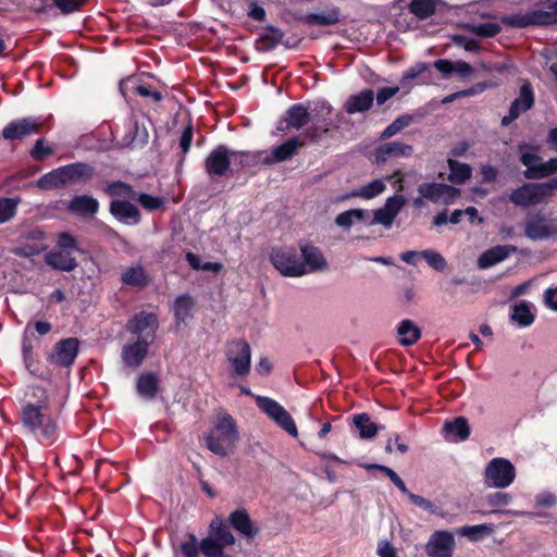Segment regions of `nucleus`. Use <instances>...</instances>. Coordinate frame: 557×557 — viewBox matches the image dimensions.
Wrapping results in <instances>:
<instances>
[{"label":"nucleus","instance_id":"obj_1","mask_svg":"<svg viewBox=\"0 0 557 557\" xmlns=\"http://www.w3.org/2000/svg\"><path fill=\"white\" fill-rule=\"evenodd\" d=\"M39 400L37 404L28 403L22 409V422L25 428L45 440L52 438L57 433L55 417L48 406V396L45 389L37 388Z\"/></svg>","mask_w":557,"mask_h":557},{"label":"nucleus","instance_id":"obj_2","mask_svg":"<svg viewBox=\"0 0 557 557\" xmlns=\"http://www.w3.org/2000/svg\"><path fill=\"white\" fill-rule=\"evenodd\" d=\"M238 440L236 422L227 412L216 414L211 430L205 437L208 449L221 457L230 455Z\"/></svg>","mask_w":557,"mask_h":557},{"label":"nucleus","instance_id":"obj_3","mask_svg":"<svg viewBox=\"0 0 557 557\" xmlns=\"http://www.w3.org/2000/svg\"><path fill=\"white\" fill-rule=\"evenodd\" d=\"M102 190L109 197L134 200L148 211L160 210L165 203L164 198L146 193H138L131 184L123 181H106Z\"/></svg>","mask_w":557,"mask_h":557},{"label":"nucleus","instance_id":"obj_4","mask_svg":"<svg viewBox=\"0 0 557 557\" xmlns=\"http://www.w3.org/2000/svg\"><path fill=\"white\" fill-rule=\"evenodd\" d=\"M301 252L304 262L292 260L281 262V275L301 276L310 272L327 269V261L318 246H302Z\"/></svg>","mask_w":557,"mask_h":557},{"label":"nucleus","instance_id":"obj_5","mask_svg":"<svg viewBox=\"0 0 557 557\" xmlns=\"http://www.w3.org/2000/svg\"><path fill=\"white\" fill-rule=\"evenodd\" d=\"M225 357L231 368L232 377H246L251 370V348L244 339L226 344Z\"/></svg>","mask_w":557,"mask_h":557},{"label":"nucleus","instance_id":"obj_6","mask_svg":"<svg viewBox=\"0 0 557 557\" xmlns=\"http://www.w3.org/2000/svg\"><path fill=\"white\" fill-rule=\"evenodd\" d=\"M516 478V468L505 458H493L485 467L484 482L494 488L508 487Z\"/></svg>","mask_w":557,"mask_h":557},{"label":"nucleus","instance_id":"obj_7","mask_svg":"<svg viewBox=\"0 0 557 557\" xmlns=\"http://www.w3.org/2000/svg\"><path fill=\"white\" fill-rule=\"evenodd\" d=\"M309 114L311 125L306 129V135L310 140L319 141L324 134L329 133L332 125V106L325 100L317 101L310 108Z\"/></svg>","mask_w":557,"mask_h":557},{"label":"nucleus","instance_id":"obj_8","mask_svg":"<svg viewBox=\"0 0 557 557\" xmlns=\"http://www.w3.org/2000/svg\"><path fill=\"white\" fill-rule=\"evenodd\" d=\"M548 181L544 183H524L513 189L509 195V200L515 206L527 208L542 203L549 198Z\"/></svg>","mask_w":557,"mask_h":557},{"label":"nucleus","instance_id":"obj_9","mask_svg":"<svg viewBox=\"0 0 557 557\" xmlns=\"http://www.w3.org/2000/svg\"><path fill=\"white\" fill-rule=\"evenodd\" d=\"M45 121L37 116H27L9 122L2 129L1 135L5 140H23L42 131Z\"/></svg>","mask_w":557,"mask_h":557},{"label":"nucleus","instance_id":"obj_10","mask_svg":"<svg viewBox=\"0 0 557 557\" xmlns=\"http://www.w3.org/2000/svg\"><path fill=\"white\" fill-rule=\"evenodd\" d=\"M504 23L516 28L548 26L557 23V13L556 11L537 9L525 13H517L506 16L504 18Z\"/></svg>","mask_w":557,"mask_h":557},{"label":"nucleus","instance_id":"obj_11","mask_svg":"<svg viewBox=\"0 0 557 557\" xmlns=\"http://www.w3.org/2000/svg\"><path fill=\"white\" fill-rule=\"evenodd\" d=\"M455 549V535L448 530L434 531L424 546L428 557H454Z\"/></svg>","mask_w":557,"mask_h":557},{"label":"nucleus","instance_id":"obj_12","mask_svg":"<svg viewBox=\"0 0 557 557\" xmlns=\"http://www.w3.org/2000/svg\"><path fill=\"white\" fill-rule=\"evenodd\" d=\"M233 161V151L225 145L215 147L205 159V171L210 178L226 175Z\"/></svg>","mask_w":557,"mask_h":557},{"label":"nucleus","instance_id":"obj_13","mask_svg":"<svg viewBox=\"0 0 557 557\" xmlns=\"http://www.w3.org/2000/svg\"><path fill=\"white\" fill-rule=\"evenodd\" d=\"M535 103L534 90L529 81H523L519 89L518 97L511 102L509 112L505 115L500 124L506 127L516 121L521 113L529 111Z\"/></svg>","mask_w":557,"mask_h":557},{"label":"nucleus","instance_id":"obj_14","mask_svg":"<svg viewBox=\"0 0 557 557\" xmlns=\"http://www.w3.org/2000/svg\"><path fill=\"white\" fill-rule=\"evenodd\" d=\"M418 193L433 203L442 200L445 205L455 202L460 196V190L457 187L445 183H422L418 186Z\"/></svg>","mask_w":557,"mask_h":557},{"label":"nucleus","instance_id":"obj_15","mask_svg":"<svg viewBox=\"0 0 557 557\" xmlns=\"http://www.w3.org/2000/svg\"><path fill=\"white\" fill-rule=\"evenodd\" d=\"M109 203L110 214L120 223L135 226L141 221L140 210L132 201L125 198L113 197Z\"/></svg>","mask_w":557,"mask_h":557},{"label":"nucleus","instance_id":"obj_16","mask_svg":"<svg viewBox=\"0 0 557 557\" xmlns=\"http://www.w3.org/2000/svg\"><path fill=\"white\" fill-rule=\"evenodd\" d=\"M159 327L158 317L152 312H140L128 321L127 330L140 339L153 343Z\"/></svg>","mask_w":557,"mask_h":557},{"label":"nucleus","instance_id":"obj_17","mask_svg":"<svg viewBox=\"0 0 557 557\" xmlns=\"http://www.w3.org/2000/svg\"><path fill=\"white\" fill-rule=\"evenodd\" d=\"M149 133L144 124L135 117L128 119L124 124V135L121 138V146L131 149L143 148L147 145Z\"/></svg>","mask_w":557,"mask_h":557},{"label":"nucleus","instance_id":"obj_18","mask_svg":"<svg viewBox=\"0 0 557 557\" xmlns=\"http://www.w3.org/2000/svg\"><path fill=\"white\" fill-rule=\"evenodd\" d=\"M78 352V341L76 338H66L60 341L53 352L49 356L51 364L69 367L71 366Z\"/></svg>","mask_w":557,"mask_h":557},{"label":"nucleus","instance_id":"obj_19","mask_svg":"<svg viewBox=\"0 0 557 557\" xmlns=\"http://www.w3.org/2000/svg\"><path fill=\"white\" fill-rule=\"evenodd\" d=\"M66 185L86 184L96 175L94 165L86 162H74L62 166Z\"/></svg>","mask_w":557,"mask_h":557},{"label":"nucleus","instance_id":"obj_20","mask_svg":"<svg viewBox=\"0 0 557 557\" xmlns=\"http://www.w3.org/2000/svg\"><path fill=\"white\" fill-rule=\"evenodd\" d=\"M413 153V147L400 141H389L376 147L374 159L377 165L384 164L388 159L410 157Z\"/></svg>","mask_w":557,"mask_h":557},{"label":"nucleus","instance_id":"obj_21","mask_svg":"<svg viewBox=\"0 0 557 557\" xmlns=\"http://www.w3.org/2000/svg\"><path fill=\"white\" fill-rule=\"evenodd\" d=\"M152 343L149 339L136 338L133 343L125 345L122 349V360L131 368H138L147 356L148 348Z\"/></svg>","mask_w":557,"mask_h":557},{"label":"nucleus","instance_id":"obj_22","mask_svg":"<svg viewBox=\"0 0 557 557\" xmlns=\"http://www.w3.org/2000/svg\"><path fill=\"white\" fill-rule=\"evenodd\" d=\"M72 246H59L58 250L49 252L46 256L47 263L57 270H73L76 267V261L69 249Z\"/></svg>","mask_w":557,"mask_h":557},{"label":"nucleus","instance_id":"obj_23","mask_svg":"<svg viewBox=\"0 0 557 557\" xmlns=\"http://www.w3.org/2000/svg\"><path fill=\"white\" fill-rule=\"evenodd\" d=\"M374 100V91L372 89H363L359 94L351 95L346 103L345 111L348 114L362 113L368 111Z\"/></svg>","mask_w":557,"mask_h":557},{"label":"nucleus","instance_id":"obj_24","mask_svg":"<svg viewBox=\"0 0 557 557\" xmlns=\"http://www.w3.org/2000/svg\"><path fill=\"white\" fill-rule=\"evenodd\" d=\"M195 300L189 294H183L175 298L172 311L177 324L186 323L193 317Z\"/></svg>","mask_w":557,"mask_h":557},{"label":"nucleus","instance_id":"obj_25","mask_svg":"<svg viewBox=\"0 0 557 557\" xmlns=\"http://www.w3.org/2000/svg\"><path fill=\"white\" fill-rule=\"evenodd\" d=\"M341 10L337 7L320 13H308L300 20L307 25L331 26L341 21Z\"/></svg>","mask_w":557,"mask_h":557},{"label":"nucleus","instance_id":"obj_26","mask_svg":"<svg viewBox=\"0 0 557 557\" xmlns=\"http://www.w3.org/2000/svg\"><path fill=\"white\" fill-rule=\"evenodd\" d=\"M284 120L288 127L301 129L309 123V110L302 103H295L287 109Z\"/></svg>","mask_w":557,"mask_h":557},{"label":"nucleus","instance_id":"obj_27","mask_svg":"<svg viewBox=\"0 0 557 557\" xmlns=\"http://www.w3.org/2000/svg\"><path fill=\"white\" fill-rule=\"evenodd\" d=\"M445 436L453 442H461L469 437L470 429L465 418L458 417L444 424Z\"/></svg>","mask_w":557,"mask_h":557},{"label":"nucleus","instance_id":"obj_28","mask_svg":"<svg viewBox=\"0 0 557 557\" xmlns=\"http://www.w3.org/2000/svg\"><path fill=\"white\" fill-rule=\"evenodd\" d=\"M314 143L315 141L310 140L309 136L306 135V129L299 135L287 139L281 144V162L289 160L299 151V149Z\"/></svg>","mask_w":557,"mask_h":557},{"label":"nucleus","instance_id":"obj_29","mask_svg":"<svg viewBox=\"0 0 557 557\" xmlns=\"http://www.w3.org/2000/svg\"><path fill=\"white\" fill-rule=\"evenodd\" d=\"M530 146L527 144H521L518 146V151L520 152V162L527 168L523 172V176L528 180H539V172H532L539 169V165L542 163V159L539 154L533 152L524 151L525 148Z\"/></svg>","mask_w":557,"mask_h":557},{"label":"nucleus","instance_id":"obj_30","mask_svg":"<svg viewBox=\"0 0 557 557\" xmlns=\"http://www.w3.org/2000/svg\"><path fill=\"white\" fill-rule=\"evenodd\" d=\"M70 210L81 215H94L99 210V202L88 195L75 196L70 202Z\"/></svg>","mask_w":557,"mask_h":557},{"label":"nucleus","instance_id":"obj_31","mask_svg":"<svg viewBox=\"0 0 557 557\" xmlns=\"http://www.w3.org/2000/svg\"><path fill=\"white\" fill-rule=\"evenodd\" d=\"M132 84V90L134 94L143 97L150 98L153 102H160L163 99L161 91L152 88L150 85L143 83L140 79L129 77L121 84V91L123 92L124 87Z\"/></svg>","mask_w":557,"mask_h":557},{"label":"nucleus","instance_id":"obj_32","mask_svg":"<svg viewBox=\"0 0 557 557\" xmlns=\"http://www.w3.org/2000/svg\"><path fill=\"white\" fill-rule=\"evenodd\" d=\"M232 527L242 534L252 537L257 534V529L253 527L249 515L245 509H237L230 516Z\"/></svg>","mask_w":557,"mask_h":557},{"label":"nucleus","instance_id":"obj_33","mask_svg":"<svg viewBox=\"0 0 557 557\" xmlns=\"http://www.w3.org/2000/svg\"><path fill=\"white\" fill-rule=\"evenodd\" d=\"M399 343L403 346H411L416 344L421 337L420 327L411 320H403L397 329Z\"/></svg>","mask_w":557,"mask_h":557},{"label":"nucleus","instance_id":"obj_34","mask_svg":"<svg viewBox=\"0 0 557 557\" xmlns=\"http://www.w3.org/2000/svg\"><path fill=\"white\" fill-rule=\"evenodd\" d=\"M509 246H494L481 255L478 260L479 267L481 269L491 268L505 260L509 256Z\"/></svg>","mask_w":557,"mask_h":557},{"label":"nucleus","instance_id":"obj_35","mask_svg":"<svg viewBox=\"0 0 557 557\" xmlns=\"http://www.w3.org/2000/svg\"><path fill=\"white\" fill-rule=\"evenodd\" d=\"M448 181L453 184H463L471 177L472 174V169L469 164L461 163L453 159L448 160Z\"/></svg>","mask_w":557,"mask_h":557},{"label":"nucleus","instance_id":"obj_36","mask_svg":"<svg viewBox=\"0 0 557 557\" xmlns=\"http://www.w3.org/2000/svg\"><path fill=\"white\" fill-rule=\"evenodd\" d=\"M278 45V28L268 26L256 39L255 47L259 52H268Z\"/></svg>","mask_w":557,"mask_h":557},{"label":"nucleus","instance_id":"obj_37","mask_svg":"<svg viewBox=\"0 0 557 557\" xmlns=\"http://www.w3.org/2000/svg\"><path fill=\"white\" fill-rule=\"evenodd\" d=\"M354 424L359 432V436L363 440L374 437L379 430L383 429V426H380L372 422L367 413H360L355 416Z\"/></svg>","mask_w":557,"mask_h":557},{"label":"nucleus","instance_id":"obj_38","mask_svg":"<svg viewBox=\"0 0 557 557\" xmlns=\"http://www.w3.org/2000/svg\"><path fill=\"white\" fill-rule=\"evenodd\" d=\"M511 320L515 321L519 326H530L534 322L532 305L527 301H521L513 305Z\"/></svg>","mask_w":557,"mask_h":557},{"label":"nucleus","instance_id":"obj_39","mask_svg":"<svg viewBox=\"0 0 557 557\" xmlns=\"http://www.w3.org/2000/svg\"><path fill=\"white\" fill-rule=\"evenodd\" d=\"M136 387L141 397L152 399L158 391V377L152 373H144L139 375Z\"/></svg>","mask_w":557,"mask_h":557},{"label":"nucleus","instance_id":"obj_40","mask_svg":"<svg viewBox=\"0 0 557 557\" xmlns=\"http://www.w3.org/2000/svg\"><path fill=\"white\" fill-rule=\"evenodd\" d=\"M436 3V0H411L409 11L419 20H425L435 13Z\"/></svg>","mask_w":557,"mask_h":557},{"label":"nucleus","instance_id":"obj_41","mask_svg":"<svg viewBox=\"0 0 557 557\" xmlns=\"http://www.w3.org/2000/svg\"><path fill=\"white\" fill-rule=\"evenodd\" d=\"M525 234L533 240L547 238L553 234L552 227L543 220H532L527 223Z\"/></svg>","mask_w":557,"mask_h":557},{"label":"nucleus","instance_id":"obj_42","mask_svg":"<svg viewBox=\"0 0 557 557\" xmlns=\"http://www.w3.org/2000/svg\"><path fill=\"white\" fill-rule=\"evenodd\" d=\"M367 218L368 211L362 209H350L339 213L335 219V223L339 227L348 228L355 222H364Z\"/></svg>","mask_w":557,"mask_h":557},{"label":"nucleus","instance_id":"obj_43","mask_svg":"<svg viewBox=\"0 0 557 557\" xmlns=\"http://www.w3.org/2000/svg\"><path fill=\"white\" fill-rule=\"evenodd\" d=\"M38 185L44 189L59 188L66 186L64 183L62 166L52 170L39 178Z\"/></svg>","mask_w":557,"mask_h":557},{"label":"nucleus","instance_id":"obj_44","mask_svg":"<svg viewBox=\"0 0 557 557\" xmlns=\"http://www.w3.org/2000/svg\"><path fill=\"white\" fill-rule=\"evenodd\" d=\"M386 186L381 180H373L372 182L360 187L359 190L352 191L351 196L360 197L363 199H372L381 195Z\"/></svg>","mask_w":557,"mask_h":557},{"label":"nucleus","instance_id":"obj_45","mask_svg":"<svg viewBox=\"0 0 557 557\" xmlns=\"http://www.w3.org/2000/svg\"><path fill=\"white\" fill-rule=\"evenodd\" d=\"M186 260L190 268L194 270H201L218 273L222 270L223 265L220 262L202 261L199 256L188 252Z\"/></svg>","mask_w":557,"mask_h":557},{"label":"nucleus","instance_id":"obj_46","mask_svg":"<svg viewBox=\"0 0 557 557\" xmlns=\"http://www.w3.org/2000/svg\"><path fill=\"white\" fill-rule=\"evenodd\" d=\"M122 281L126 285L141 287L147 284V275L141 267H132L124 272Z\"/></svg>","mask_w":557,"mask_h":557},{"label":"nucleus","instance_id":"obj_47","mask_svg":"<svg viewBox=\"0 0 557 557\" xmlns=\"http://www.w3.org/2000/svg\"><path fill=\"white\" fill-rule=\"evenodd\" d=\"M258 151H233V162L243 169L259 166Z\"/></svg>","mask_w":557,"mask_h":557},{"label":"nucleus","instance_id":"obj_48","mask_svg":"<svg viewBox=\"0 0 557 557\" xmlns=\"http://www.w3.org/2000/svg\"><path fill=\"white\" fill-rule=\"evenodd\" d=\"M413 121L410 114H404L395 119L381 134L382 139L395 136Z\"/></svg>","mask_w":557,"mask_h":557},{"label":"nucleus","instance_id":"obj_49","mask_svg":"<svg viewBox=\"0 0 557 557\" xmlns=\"http://www.w3.org/2000/svg\"><path fill=\"white\" fill-rule=\"evenodd\" d=\"M470 29L473 34H475L479 37L492 38L500 33L502 27L497 23L487 22L479 25H471Z\"/></svg>","mask_w":557,"mask_h":557},{"label":"nucleus","instance_id":"obj_50","mask_svg":"<svg viewBox=\"0 0 557 557\" xmlns=\"http://www.w3.org/2000/svg\"><path fill=\"white\" fill-rule=\"evenodd\" d=\"M491 531L492 529L487 524L465 525L457 530V534L466 536L471 541H478L482 535Z\"/></svg>","mask_w":557,"mask_h":557},{"label":"nucleus","instance_id":"obj_51","mask_svg":"<svg viewBox=\"0 0 557 557\" xmlns=\"http://www.w3.org/2000/svg\"><path fill=\"white\" fill-rule=\"evenodd\" d=\"M258 407L275 422H278V404L268 397L255 396Z\"/></svg>","mask_w":557,"mask_h":557},{"label":"nucleus","instance_id":"obj_52","mask_svg":"<svg viewBox=\"0 0 557 557\" xmlns=\"http://www.w3.org/2000/svg\"><path fill=\"white\" fill-rule=\"evenodd\" d=\"M200 552L206 557H218L220 555H225L222 552V546L220 543H218L215 540L211 537L203 539L200 542Z\"/></svg>","mask_w":557,"mask_h":557},{"label":"nucleus","instance_id":"obj_53","mask_svg":"<svg viewBox=\"0 0 557 557\" xmlns=\"http://www.w3.org/2000/svg\"><path fill=\"white\" fill-rule=\"evenodd\" d=\"M52 154L53 149L51 147L45 146V138H38L30 150V157L35 161H44Z\"/></svg>","mask_w":557,"mask_h":557},{"label":"nucleus","instance_id":"obj_54","mask_svg":"<svg viewBox=\"0 0 557 557\" xmlns=\"http://www.w3.org/2000/svg\"><path fill=\"white\" fill-rule=\"evenodd\" d=\"M259 166H269L278 162V144L272 145L271 150H257Z\"/></svg>","mask_w":557,"mask_h":557},{"label":"nucleus","instance_id":"obj_55","mask_svg":"<svg viewBox=\"0 0 557 557\" xmlns=\"http://www.w3.org/2000/svg\"><path fill=\"white\" fill-rule=\"evenodd\" d=\"M367 469H379L380 471L384 472L391 481L401 491V493L408 495L409 491L407 490L404 481L399 478V475L391 468L386 466H380V465H370L366 467Z\"/></svg>","mask_w":557,"mask_h":557},{"label":"nucleus","instance_id":"obj_56","mask_svg":"<svg viewBox=\"0 0 557 557\" xmlns=\"http://www.w3.org/2000/svg\"><path fill=\"white\" fill-rule=\"evenodd\" d=\"M17 202L12 198H0V223L10 220L16 211Z\"/></svg>","mask_w":557,"mask_h":557},{"label":"nucleus","instance_id":"obj_57","mask_svg":"<svg viewBox=\"0 0 557 557\" xmlns=\"http://www.w3.org/2000/svg\"><path fill=\"white\" fill-rule=\"evenodd\" d=\"M451 41L457 47L463 48L466 51L469 52H478L480 50V45L475 39L469 38L465 35H453Z\"/></svg>","mask_w":557,"mask_h":557},{"label":"nucleus","instance_id":"obj_58","mask_svg":"<svg viewBox=\"0 0 557 557\" xmlns=\"http://www.w3.org/2000/svg\"><path fill=\"white\" fill-rule=\"evenodd\" d=\"M181 552L184 557H198L200 544H198L194 534H189L188 540L181 544Z\"/></svg>","mask_w":557,"mask_h":557},{"label":"nucleus","instance_id":"obj_59","mask_svg":"<svg viewBox=\"0 0 557 557\" xmlns=\"http://www.w3.org/2000/svg\"><path fill=\"white\" fill-rule=\"evenodd\" d=\"M407 199L404 195L396 194L392 197H388L384 203V207L387 211H389L394 216H397L400 210L406 205Z\"/></svg>","mask_w":557,"mask_h":557},{"label":"nucleus","instance_id":"obj_60","mask_svg":"<svg viewBox=\"0 0 557 557\" xmlns=\"http://www.w3.org/2000/svg\"><path fill=\"white\" fill-rule=\"evenodd\" d=\"M193 136H194L193 125L188 124L184 128V131H183V133L181 135V138H180V148H181V153H182V158H181V161H180L181 163L184 161L186 153L190 149L191 141H193Z\"/></svg>","mask_w":557,"mask_h":557},{"label":"nucleus","instance_id":"obj_61","mask_svg":"<svg viewBox=\"0 0 557 557\" xmlns=\"http://www.w3.org/2000/svg\"><path fill=\"white\" fill-rule=\"evenodd\" d=\"M281 429L286 431L294 438L298 437V430L290 414L281 407Z\"/></svg>","mask_w":557,"mask_h":557},{"label":"nucleus","instance_id":"obj_62","mask_svg":"<svg viewBox=\"0 0 557 557\" xmlns=\"http://www.w3.org/2000/svg\"><path fill=\"white\" fill-rule=\"evenodd\" d=\"M423 259L436 271H443L446 267L444 258L433 250L423 251Z\"/></svg>","mask_w":557,"mask_h":557},{"label":"nucleus","instance_id":"obj_63","mask_svg":"<svg viewBox=\"0 0 557 557\" xmlns=\"http://www.w3.org/2000/svg\"><path fill=\"white\" fill-rule=\"evenodd\" d=\"M430 65L428 63H417L414 66H411L408 69L401 77V85L406 86L410 79H413L418 76H420L422 73L428 71Z\"/></svg>","mask_w":557,"mask_h":557},{"label":"nucleus","instance_id":"obj_64","mask_svg":"<svg viewBox=\"0 0 557 557\" xmlns=\"http://www.w3.org/2000/svg\"><path fill=\"white\" fill-rule=\"evenodd\" d=\"M534 172H539V180L550 176L557 173V158L549 159L547 162H542Z\"/></svg>","mask_w":557,"mask_h":557}]
</instances>
